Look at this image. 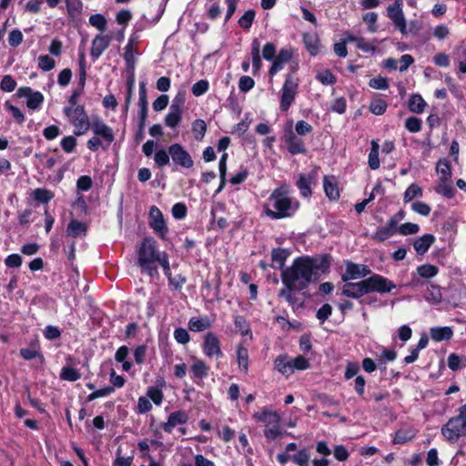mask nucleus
<instances>
[{"label": "nucleus", "mask_w": 466, "mask_h": 466, "mask_svg": "<svg viewBox=\"0 0 466 466\" xmlns=\"http://www.w3.org/2000/svg\"><path fill=\"white\" fill-rule=\"evenodd\" d=\"M436 192L447 198H451L454 196V188L449 180H440L436 187Z\"/></svg>", "instance_id": "nucleus-45"}, {"label": "nucleus", "mask_w": 466, "mask_h": 466, "mask_svg": "<svg viewBox=\"0 0 466 466\" xmlns=\"http://www.w3.org/2000/svg\"><path fill=\"white\" fill-rule=\"evenodd\" d=\"M235 327L237 329V331L240 333L242 336L247 335L249 332V326L247 322L245 317L243 316H236L235 317Z\"/></svg>", "instance_id": "nucleus-58"}, {"label": "nucleus", "mask_w": 466, "mask_h": 466, "mask_svg": "<svg viewBox=\"0 0 466 466\" xmlns=\"http://www.w3.org/2000/svg\"><path fill=\"white\" fill-rule=\"evenodd\" d=\"M211 327V321L208 316L191 318L188 321V329L194 332H201Z\"/></svg>", "instance_id": "nucleus-27"}, {"label": "nucleus", "mask_w": 466, "mask_h": 466, "mask_svg": "<svg viewBox=\"0 0 466 466\" xmlns=\"http://www.w3.org/2000/svg\"><path fill=\"white\" fill-rule=\"evenodd\" d=\"M416 435V432L412 429H400L396 431L394 437V443L403 444L412 440Z\"/></svg>", "instance_id": "nucleus-38"}, {"label": "nucleus", "mask_w": 466, "mask_h": 466, "mask_svg": "<svg viewBox=\"0 0 466 466\" xmlns=\"http://www.w3.org/2000/svg\"><path fill=\"white\" fill-rule=\"evenodd\" d=\"M430 333L435 341L448 340L453 336V331L450 327L431 328Z\"/></svg>", "instance_id": "nucleus-29"}, {"label": "nucleus", "mask_w": 466, "mask_h": 466, "mask_svg": "<svg viewBox=\"0 0 466 466\" xmlns=\"http://www.w3.org/2000/svg\"><path fill=\"white\" fill-rule=\"evenodd\" d=\"M89 23L92 26L97 28L99 31L103 32L106 29V19L101 14L92 15L89 17Z\"/></svg>", "instance_id": "nucleus-53"}, {"label": "nucleus", "mask_w": 466, "mask_h": 466, "mask_svg": "<svg viewBox=\"0 0 466 466\" xmlns=\"http://www.w3.org/2000/svg\"><path fill=\"white\" fill-rule=\"evenodd\" d=\"M208 81L206 79H201L192 86L191 91L195 96H200L208 90Z\"/></svg>", "instance_id": "nucleus-56"}, {"label": "nucleus", "mask_w": 466, "mask_h": 466, "mask_svg": "<svg viewBox=\"0 0 466 466\" xmlns=\"http://www.w3.org/2000/svg\"><path fill=\"white\" fill-rule=\"evenodd\" d=\"M316 78L323 85H332L336 82L335 76L329 70L318 72Z\"/></svg>", "instance_id": "nucleus-59"}, {"label": "nucleus", "mask_w": 466, "mask_h": 466, "mask_svg": "<svg viewBox=\"0 0 466 466\" xmlns=\"http://www.w3.org/2000/svg\"><path fill=\"white\" fill-rule=\"evenodd\" d=\"M286 142L288 150L292 155L303 154L306 152V148L303 141L298 137L293 132H290L286 136Z\"/></svg>", "instance_id": "nucleus-21"}, {"label": "nucleus", "mask_w": 466, "mask_h": 466, "mask_svg": "<svg viewBox=\"0 0 466 466\" xmlns=\"http://www.w3.org/2000/svg\"><path fill=\"white\" fill-rule=\"evenodd\" d=\"M64 114L75 127V136H82L90 128L89 118L84 106L77 105V99L75 106L69 103V106L64 108Z\"/></svg>", "instance_id": "nucleus-6"}, {"label": "nucleus", "mask_w": 466, "mask_h": 466, "mask_svg": "<svg viewBox=\"0 0 466 466\" xmlns=\"http://www.w3.org/2000/svg\"><path fill=\"white\" fill-rule=\"evenodd\" d=\"M306 48L312 56H316L319 49V41L315 34H305L303 35Z\"/></svg>", "instance_id": "nucleus-34"}, {"label": "nucleus", "mask_w": 466, "mask_h": 466, "mask_svg": "<svg viewBox=\"0 0 466 466\" xmlns=\"http://www.w3.org/2000/svg\"><path fill=\"white\" fill-rule=\"evenodd\" d=\"M203 351L208 358L219 359L223 356L220 341L216 334L208 332L204 337Z\"/></svg>", "instance_id": "nucleus-10"}, {"label": "nucleus", "mask_w": 466, "mask_h": 466, "mask_svg": "<svg viewBox=\"0 0 466 466\" xmlns=\"http://www.w3.org/2000/svg\"><path fill=\"white\" fill-rule=\"evenodd\" d=\"M55 60L48 55L40 56L38 57V67L44 71H49L55 67Z\"/></svg>", "instance_id": "nucleus-60"}, {"label": "nucleus", "mask_w": 466, "mask_h": 466, "mask_svg": "<svg viewBox=\"0 0 466 466\" xmlns=\"http://www.w3.org/2000/svg\"><path fill=\"white\" fill-rule=\"evenodd\" d=\"M16 87V81L11 75H5L3 76L0 82V89L4 92H13Z\"/></svg>", "instance_id": "nucleus-51"}, {"label": "nucleus", "mask_w": 466, "mask_h": 466, "mask_svg": "<svg viewBox=\"0 0 466 466\" xmlns=\"http://www.w3.org/2000/svg\"><path fill=\"white\" fill-rule=\"evenodd\" d=\"M436 172L440 180H450L451 177V165L446 159L438 161L436 165Z\"/></svg>", "instance_id": "nucleus-35"}, {"label": "nucleus", "mask_w": 466, "mask_h": 466, "mask_svg": "<svg viewBox=\"0 0 466 466\" xmlns=\"http://www.w3.org/2000/svg\"><path fill=\"white\" fill-rule=\"evenodd\" d=\"M323 187L326 196L329 199L336 200L339 198V191L334 177H324Z\"/></svg>", "instance_id": "nucleus-26"}, {"label": "nucleus", "mask_w": 466, "mask_h": 466, "mask_svg": "<svg viewBox=\"0 0 466 466\" xmlns=\"http://www.w3.org/2000/svg\"><path fill=\"white\" fill-rule=\"evenodd\" d=\"M369 85L374 89L386 90L389 88L388 79L380 76L371 78Z\"/></svg>", "instance_id": "nucleus-61"}, {"label": "nucleus", "mask_w": 466, "mask_h": 466, "mask_svg": "<svg viewBox=\"0 0 466 466\" xmlns=\"http://www.w3.org/2000/svg\"><path fill=\"white\" fill-rule=\"evenodd\" d=\"M23 38L22 32L19 29H14L9 33L8 44L13 47H16L23 42Z\"/></svg>", "instance_id": "nucleus-64"}, {"label": "nucleus", "mask_w": 466, "mask_h": 466, "mask_svg": "<svg viewBox=\"0 0 466 466\" xmlns=\"http://www.w3.org/2000/svg\"><path fill=\"white\" fill-rule=\"evenodd\" d=\"M298 290L289 285H284V288L279 290V297L285 299L289 305L294 307L297 304V298L295 297L294 291Z\"/></svg>", "instance_id": "nucleus-43"}, {"label": "nucleus", "mask_w": 466, "mask_h": 466, "mask_svg": "<svg viewBox=\"0 0 466 466\" xmlns=\"http://www.w3.org/2000/svg\"><path fill=\"white\" fill-rule=\"evenodd\" d=\"M288 256L289 253L287 250L283 248H274L271 252L272 267L276 268H282Z\"/></svg>", "instance_id": "nucleus-32"}, {"label": "nucleus", "mask_w": 466, "mask_h": 466, "mask_svg": "<svg viewBox=\"0 0 466 466\" xmlns=\"http://www.w3.org/2000/svg\"><path fill=\"white\" fill-rule=\"evenodd\" d=\"M114 390H115V389L112 386L104 387L102 389L96 390L93 391L92 393H90L86 397V400L87 401H93L94 400H96L97 398H102V397H105V396H108L111 393H113Z\"/></svg>", "instance_id": "nucleus-55"}, {"label": "nucleus", "mask_w": 466, "mask_h": 466, "mask_svg": "<svg viewBox=\"0 0 466 466\" xmlns=\"http://www.w3.org/2000/svg\"><path fill=\"white\" fill-rule=\"evenodd\" d=\"M253 418L257 421L264 423L266 427L279 424L280 422L279 414L277 411L271 410L267 407L263 408L260 411L256 412L253 415Z\"/></svg>", "instance_id": "nucleus-13"}, {"label": "nucleus", "mask_w": 466, "mask_h": 466, "mask_svg": "<svg viewBox=\"0 0 466 466\" xmlns=\"http://www.w3.org/2000/svg\"><path fill=\"white\" fill-rule=\"evenodd\" d=\"M370 274V269L362 264H355L353 262L346 263V269L341 279L344 282L363 279Z\"/></svg>", "instance_id": "nucleus-12"}, {"label": "nucleus", "mask_w": 466, "mask_h": 466, "mask_svg": "<svg viewBox=\"0 0 466 466\" xmlns=\"http://www.w3.org/2000/svg\"><path fill=\"white\" fill-rule=\"evenodd\" d=\"M400 234L403 236L413 235L419 232L420 227L418 224L407 222L397 228Z\"/></svg>", "instance_id": "nucleus-57"}, {"label": "nucleus", "mask_w": 466, "mask_h": 466, "mask_svg": "<svg viewBox=\"0 0 466 466\" xmlns=\"http://www.w3.org/2000/svg\"><path fill=\"white\" fill-rule=\"evenodd\" d=\"M387 14L389 18L392 21L395 27L399 29V31L402 35L408 34L407 23L403 14L402 9H398L394 7H387Z\"/></svg>", "instance_id": "nucleus-14"}, {"label": "nucleus", "mask_w": 466, "mask_h": 466, "mask_svg": "<svg viewBox=\"0 0 466 466\" xmlns=\"http://www.w3.org/2000/svg\"><path fill=\"white\" fill-rule=\"evenodd\" d=\"M447 363L451 370H457L466 365V359H461L459 355L451 353L448 357Z\"/></svg>", "instance_id": "nucleus-50"}, {"label": "nucleus", "mask_w": 466, "mask_h": 466, "mask_svg": "<svg viewBox=\"0 0 466 466\" xmlns=\"http://www.w3.org/2000/svg\"><path fill=\"white\" fill-rule=\"evenodd\" d=\"M91 127L95 136L104 138L107 145H110L114 141L115 137L112 128L102 121H94Z\"/></svg>", "instance_id": "nucleus-17"}, {"label": "nucleus", "mask_w": 466, "mask_h": 466, "mask_svg": "<svg viewBox=\"0 0 466 466\" xmlns=\"http://www.w3.org/2000/svg\"><path fill=\"white\" fill-rule=\"evenodd\" d=\"M438 268L431 264H424L417 268L418 274L423 279H431L438 274Z\"/></svg>", "instance_id": "nucleus-46"}, {"label": "nucleus", "mask_w": 466, "mask_h": 466, "mask_svg": "<svg viewBox=\"0 0 466 466\" xmlns=\"http://www.w3.org/2000/svg\"><path fill=\"white\" fill-rule=\"evenodd\" d=\"M110 40L111 38L108 35H97L92 41L91 56L95 59L98 58L108 47Z\"/></svg>", "instance_id": "nucleus-18"}, {"label": "nucleus", "mask_w": 466, "mask_h": 466, "mask_svg": "<svg viewBox=\"0 0 466 466\" xmlns=\"http://www.w3.org/2000/svg\"><path fill=\"white\" fill-rule=\"evenodd\" d=\"M168 153L174 164L184 167L191 168L194 161L190 154L178 143L172 144L168 147Z\"/></svg>", "instance_id": "nucleus-8"}, {"label": "nucleus", "mask_w": 466, "mask_h": 466, "mask_svg": "<svg viewBox=\"0 0 466 466\" xmlns=\"http://www.w3.org/2000/svg\"><path fill=\"white\" fill-rule=\"evenodd\" d=\"M140 127L143 128L147 116V96L146 83L139 84V98H138Z\"/></svg>", "instance_id": "nucleus-20"}, {"label": "nucleus", "mask_w": 466, "mask_h": 466, "mask_svg": "<svg viewBox=\"0 0 466 466\" xmlns=\"http://www.w3.org/2000/svg\"><path fill=\"white\" fill-rule=\"evenodd\" d=\"M313 176L312 175H304L299 174L298 180L296 182V186L300 191V195L304 198H309L311 196V185L313 182Z\"/></svg>", "instance_id": "nucleus-25"}, {"label": "nucleus", "mask_w": 466, "mask_h": 466, "mask_svg": "<svg viewBox=\"0 0 466 466\" xmlns=\"http://www.w3.org/2000/svg\"><path fill=\"white\" fill-rule=\"evenodd\" d=\"M387 108V103L382 99L374 100L370 105V110L377 116L384 114Z\"/></svg>", "instance_id": "nucleus-62"}, {"label": "nucleus", "mask_w": 466, "mask_h": 466, "mask_svg": "<svg viewBox=\"0 0 466 466\" xmlns=\"http://www.w3.org/2000/svg\"><path fill=\"white\" fill-rule=\"evenodd\" d=\"M190 370L194 377L202 379L207 377L208 368L204 360H196L191 368Z\"/></svg>", "instance_id": "nucleus-40"}, {"label": "nucleus", "mask_w": 466, "mask_h": 466, "mask_svg": "<svg viewBox=\"0 0 466 466\" xmlns=\"http://www.w3.org/2000/svg\"><path fill=\"white\" fill-rule=\"evenodd\" d=\"M274 367L279 372L287 377L293 373L291 360L287 356H278L274 361Z\"/></svg>", "instance_id": "nucleus-28"}, {"label": "nucleus", "mask_w": 466, "mask_h": 466, "mask_svg": "<svg viewBox=\"0 0 466 466\" xmlns=\"http://www.w3.org/2000/svg\"><path fill=\"white\" fill-rule=\"evenodd\" d=\"M329 266L327 257L296 258L292 265L281 273L283 285H289L297 289H305L309 284L319 278V272Z\"/></svg>", "instance_id": "nucleus-1"}, {"label": "nucleus", "mask_w": 466, "mask_h": 466, "mask_svg": "<svg viewBox=\"0 0 466 466\" xmlns=\"http://www.w3.org/2000/svg\"><path fill=\"white\" fill-rule=\"evenodd\" d=\"M16 96L26 98V106L31 110L39 109L44 103V96L40 91H34L30 86H21L16 90Z\"/></svg>", "instance_id": "nucleus-9"}, {"label": "nucleus", "mask_w": 466, "mask_h": 466, "mask_svg": "<svg viewBox=\"0 0 466 466\" xmlns=\"http://www.w3.org/2000/svg\"><path fill=\"white\" fill-rule=\"evenodd\" d=\"M151 228L161 238H165L167 232V227L166 225L162 212L156 206H152L149 210Z\"/></svg>", "instance_id": "nucleus-11"}, {"label": "nucleus", "mask_w": 466, "mask_h": 466, "mask_svg": "<svg viewBox=\"0 0 466 466\" xmlns=\"http://www.w3.org/2000/svg\"><path fill=\"white\" fill-rule=\"evenodd\" d=\"M256 13L253 9H249L244 13V15L238 19V25L245 30L251 27L254 21Z\"/></svg>", "instance_id": "nucleus-49"}, {"label": "nucleus", "mask_w": 466, "mask_h": 466, "mask_svg": "<svg viewBox=\"0 0 466 466\" xmlns=\"http://www.w3.org/2000/svg\"><path fill=\"white\" fill-rule=\"evenodd\" d=\"M441 432L443 438L451 443H455L466 436V404L458 409V414L451 417L441 427Z\"/></svg>", "instance_id": "nucleus-5"}, {"label": "nucleus", "mask_w": 466, "mask_h": 466, "mask_svg": "<svg viewBox=\"0 0 466 466\" xmlns=\"http://www.w3.org/2000/svg\"><path fill=\"white\" fill-rule=\"evenodd\" d=\"M170 157L168 150L159 149L154 155V161L158 167H163L169 164Z\"/></svg>", "instance_id": "nucleus-48"}, {"label": "nucleus", "mask_w": 466, "mask_h": 466, "mask_svg": "<svg viewBox=\"0 0 466 466\" xmlns=\"http://www.w3.org/2000/svg\"><path fill=\"white\" fill-rule=\"evenodd\" d=\"M309 453L306 449L299 451L296 454L292 456L293 461L298 466H309Z\"/></svg>", "instance_id": "nucleus-52"}, {"label": "nucleus", "mask_w": 466, "mask_h": 466, "mask_svg": "<svg viewBox=\"0 0 466 466\" xmlns=\"http://www.w3.org/2000/svg\"><path fill=\"white\" fill-rule=\"evenodd\" d=\"M260 43L258 39L255 38L251 43V56H252V66L254 69V73L258 72L261 67V58H260Z\"/></svg>", "instance_id": "nucleus-33"}, {"label": "nucleus", "mask_w": 466, "mask_h": 466, "mask_svg": "<svg viewBox=\"0 0 466 466\" xmlns=\"http://www.w3.org/2000/svg\"><path fill=\"white\" fill-rule=\"evenodd\" d=\"M86 224L74 219L68 224L66 234L69 237L77 238L86 235Z\"/></svg>", "instance_id": "nucleus-30"}, {"label": "nucleus", "mask_w": 466, "mask_h": 466, "mask_svg": "<svg viewBox=\"0 0 466 466\" xmlns=\"http://www.w3.org/2000/svg\"><path fill=\"white\" fill-rule=\"evenodd\" d=\"M60 378L68 381H76L81 378V373L74 367L65 366L60 373Z\"/></svg>", "instance_id": "nucleus-41"}, {"label": "nucleus", "mask_w": 466, "mask_h": 466, "mask_svg": "<svg viewBox=\"0 0 466 466\" xmlns=\"http://www.w3.org/2000/svg\"><path fill=\"white\" fill-rule=\"evenodd\" d=\"M405 127L411 133H417L421 129V120L415 116L408 117Z\"/></svg>", "instance_id": "nucleus-63"}, {"label": "nucleus", "mask_w": 466, "mask_h": 466, "mask_svg": "<svg viewBox=\"0 0 466 466\" xmlns=\"http://www.w3.org/2000/svg\"><path fill=\"white\" fill-rule=\"evenodd\" d=\"M85 83H86V69H85L84 66H81L80 72H79V84H78V87L73 91V93H72V95H71V96L69 97V100H68V102L71 105H73V106L76 105V100L82 94V91H83L84 86H85Z\"/></svg>", "instance_id": "nucleus-39"}, {"label": "nucleus", "mask_w": 466, "mask_h": 466, "mask_svg": "<svg viewBox=\"0 0 466 466\" xmlns=\"http://www.w3.org/2000/svg\"><path fill=\"white\" fill-rule=\"evenodd\" d=\"M20 356L25 360H32L38 358L40 362H43L44 357L40 352V346L37 339H34L30 342L29 348H22L19 351Z\"/></svg>", "instance_id": "nucleus-19"}, {"label": "nucleus", "mask_w": 466, "mask_h": 466, "mask_svg": "<svg viewBox=\"0 0 466 466\" xmlns=\"http://www.w3.org/2000/svg\"><path fill=\"white\" fill-rule=\"evenodd\" d=\"M426 105L420 95H412L409 99V109L417 114L422 113Z\"/></svg>", "instance_id": "nucleus-36"}, {"label": "nucleus", "mask_w": 466, "mask_h": 466, "mask_svg": "<svg viewBox=\"0 0 466 466\" xmlns=\"http://www.w3.org/2000/svg\"><path fill=\"white\" fill-rule=\"evenodd\" d=\"M292 55V49L282 48L274 57L273 64L269 69V75L273 76L277 72L280 71L284 67V65L291 60Z\"/></svg>", "instance_id": "nucleus-15"}, {"label": "nucleus", "mask_w": 466, "mask_h": 466, "mask_svg": "<svg viewBox=\"0 0 466 466\" xmlns=\"http://www.w3.org/2000/svg\"><path fill=\"white\" fill-rule=\"evenodd\" d=\"M192 132L197 141L202 140L207 132V124L202 119H197L192 123Z\"/></svg>", "instance_id": "nucleus-42"}, {"label": "nucleus", "mask_w": 466, "mask_h": 466, "mask_svg": "<svg viewBox=\"0 0 466 466\" xmlns=\"http://www.w3.org/2000/svg\"><path fill=\"white\" fill-rule=\"evenodd\" d=\"M182 111H178L177 108L175 110L170 108L169 113L165 117V123L169 127H176L181 120Z\"/></svg>", "instance_id": "nucleus-47"}, {"label": "nucleus", "mask_w": 466, "mask_h": 466, "mask_svg": "<svg viewBox=\"0 0 466 466\" xmlns=\"http://www.w3.org/2000/svg\"><path fill=\"white\" fill-rule=\"evenodd\" d=\"M396 232L395 222L388 221L386 226L379 228L371 238L376 241L383 242L391 238Z\"/></svg>", "instance_id": "nucleus-24"}, {"label": "nucleus", "mask_w": 466, "mask_h": 466, "mask_svg": "<svg viewBox=\"0 0 466 466\" xmlns=\"http://www.w3.org/2000/svg\"><path fill=\"white\" fill-rule=\"evenodd\" d=\"M299 80L293 74H288L281 88L279 107L281 111H288L298 94Z\"/></svg>", "instance_id": "nucleus-7"}, {"label": "nucleus", "mask_w": 466, "mask_h": 466, "mask_svg": "<svg viewBox=\"0 0 466 466\" xmlns=\"http://www.w3.org/2000/svg\"><path fill=\"white\" fill-rule=\"evenodd\" d=\"M422 196V189L417 184H411L408 187L404 192L403 200L405 203L410 202L414 198H420Z\"/></svg>", "instance_id": "nucleus-44"}, {"label": "nucleus", "mask_w": 466, "mask_h": 466, "mask_svg": "<svg viewBox=\"0 0 466 466\" xmlns=\"http://www.w3.org/2000/svg\"><path fill=\"white\" fill-rule=\"evenodd\" d=\"M138 264L149 275L157 272L156 262L163 268L165 275L169 274V262L167 255L164 252H158L156 247V241L153 238H146L141 243L138 250Z\"/></svg>", "instance_id": "nucleus-4"}, {"label": "nucleus", "mask_w": 466, "mask_h": 466, "mask_svg": "<svg viewBox=\"0 0 466 466\" xmlns=\"http://www.w3.org/2000/svg\"><path fill=\"white\" fill-rule=\"evenodd\" d=\"M290 187L282 184L273 190L268 198V204L264 206V212L271 219H280L291 217L299 207L297 200L289 197Z\"/></svg>", "instance_id": "nucleus-2"}, {"label": "nucleus", "mask_w": 466, "mask_h": 466, "mask_svg": "<svg viewBox=\"0 0 466 466\" xmlns=\"http://www.w3.org/2000/svg\"><path fill=\"white\" fill-rule=\"evenodd\" d=\"M434 241L435 237L433 235L424 234L413 241V248L417 254L423 255L429 250L430 247L433 244Z\"/></svg>", "instance_id": "nucleus-23"}, {"label": "nucleus", "mask_w": 466, "mask_h": 466, "mask_svg": "<svg viewBox=\"0 0 466 466\" xmlns=\"http://www.w3.org/2000/svg\"><path fill=\"white\" fill-rule=\"evenodd\" d=\"M395 288L396 285L391 280L381 275L373 274L358 282H345L341 287V295L351 299H360L371 292L389 293Z\"/></svg>", "instance_id": "nucleus-3"}, {"label": "nucleus", "mask_w": 466, "mask_h": 466, "mask_svg": "<svg viewBox=\"0 0 466 466\" xmlns=\"http://www.w3.org/2000/svg\"><path fill=\"white\" fill-rule=\"evenodd\" d=\"M237 360L239 370L247 374L248 371V352L247 348L242 345L238 346Z\"/></svg>", "instance_id": "nucleus-31"}, {"label": "nucleus", "mask_w": 466, "mask_h": 466, "mask_svg": "<svg viewBox=\"0 0 466 466\" xmlns=\"http://www.w3.org/2000/svg\"><path fill=\"white\" fill-rule=\"evenodd\" d=\"M188 416L185 411L178 410L169 414L167 420L162 424V429L170 433L172 430L179 424H184L187 421Z\"/></svg>", "instance_id": "nucleus-16"}, {"label": "nucleus", "mask_w": 466, "mask_h": 466, "mask_svg": "<svg viewBox=\"0 0 466 466\" xmlns=\"http://www.w3.org/2000/svg\"><path fill=\"white\" fill-rule=\"evenodd\" d=\"M379 149V143L376 142L375 140H372L368 163L369 167L373 170L378 169L380 167Z\"/></svg>", "instance_id": "nucleus-37"}, {"label": "nucleus", "mask_w": 466, "mask_h": 466, "mask_svg": "<svg viewBox=\"0 0 466 466\" xmlns=\"http://www.w3.org/2000/svg\"><path fill=\"white\" fill-rule=\"evenodd\" d=\"M426 299L432 304H438L441 301L442 296L439 287L431 286L428 289Z\"/></svg>", "instance_id": "nucleus-54"}, {"label": "nucleus", "mask_w": 466, "mask_h": 466, "mask_svg": "<svg viewBox=\"0 0 466 466\" xmlns=\"http://www.w3.org/2000/svg\"><path fill=\"white\" fill-rule=\"evenodd\" d=\"M54 198V193L48 189L38 187L32 191L29 198V204L33 205V201H35L36 205L39 204H47Z\"/></svg>", "instance_id": "nucleus-22"}]
</instances>
